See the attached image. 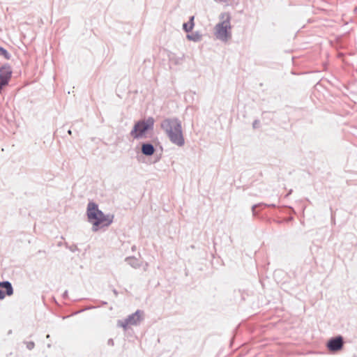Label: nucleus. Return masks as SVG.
Listing matches in <instances>:
<instances>
[{"instance_id":"4468645a","label":"nucleus","mask_w":357,"mask_h":357,"mask_svg":"<svg viewBox=\"0 0 357 357\" xmlns=\"http://www.w3.org/2000/svg\"><path fill=\"white\" fill-rule=\"evenodd\" d=\"M24 343L26 344V348L29 349V350H31L34 348V346H35V344L32 341H30V342H24Z\"/></svg>"},{"instance_id":"6e6552de","label":"nucleus","mask_w":357,"mask_h":357,"mask_svg":"<svg viewBox=\"0 0 357 357\" xmlns=\"http://www.w3.org/2000/svg\"><path fill=\"white\" fill-rule=\"evenodd\" d=\"M142 153L146 156L152 155L155 152V148L151 143H144L142 145Z\"/></svg>"},{"instance_id":"423d86ee","label":"nucleus","mask_w":357,"mask_h":357,"mask_svg":"<svg viewBox=\"0 0 357 357\" xmlns=\"http://www.w3.org/2000/svg\"><path fill=\"white\" fill-rule=\"evenodd\" d=\"M11 75L12 69L10 65L6 64L0 68V91L8 84Z\"/></svg>"},{"instance_id":"a211bd4d","label":"nucleus","mask_w":357,"mask_h":357,"mask_svg":"<svg viewBox=\"0 0 357 357\" xmlns=\"http://www.w3.org/2000/svg\"><path fill=\"white\" fill-rule=\"evenodd\" d=\"M136 250H137V247H136V245H132V246L131 247V250H132V252H135Z\"/></svg>"},{"instance_id":"6ab92c4d","label":"nucleus","mask_w":357,"mask_h":357,"mask_svg":"<svg viewBox=\"0 0 357 357\" xmlns=\"http://www.w3.org/2000/svg\"><path fill=\"white\" fill-rule=\"evenodd\" d=\"M257 206V205H253L252 207V211L253 212V213H255V208Z\"/></svg>"},{"instance_id":"4be33fe9","label":"nucleus","mask_w":357,"mask_h":357,"mask_svg":"<svg viewBox=\"0 0 357 357\" xmlns=\"http://www.w3.org/2000/svg\"><path fill=\"white\" fill-rule=\"evenodd\" d=\"M113 292H114V294L115 295H117V294H118L117 291H116V289H114V290H113Z\"/></svg>"},{"instance_id":"ddd939ff","label":"nucleus","mask_w":357,"mask_h":357,"mask_svg":"<svg viewBox=\"0 0 357 357\" xmlns=\"http://www.w3.org/2000/svg\"><path fill=\"white\" fill-rule=\"evenodd\" d=\"M0 55L4 56V57L6 58V59H9L10 58V54L8 52V51L6 49H4L3 47H1V46H0Z\"/></svg>"},{"instance_id":"39448f33","label":"nucleus","mask_w":357,"mask_h":357,"mask_svg":"<svg viewBox=\"0 0 357 357\" xmlns=\"http://www.w3.org/2000/svg\"><path fill=\"white\" fill-rule=\"evenodd\" d=\"M142 312L137 310L135 313L130 314L124 320H119L118 326L126 329L129 325H137L142 319Z\"/></svg>"},{"instance_id":"aec40b11","label":"nucleus","mask_w":357,"mask_h":357,"mask_svg":"<svg viewBox=\"0 0 357 357\" xmlns=\"http://www.w3.org/2000/svg\"><path fill=\"white\" fill-rule=\"evenodd\" d=\"M148 266H149V264L146 262V263L145 264V266H144V271H146V270H147Z\"/></svg>"},{"instance_id":"f8f14e48","label":"nucleus","mask_w":357,"mask_h":357,"mask_svg":"<svg viewBox=\"0 0 357 357\" xmlns=\"http://www.w3.org/2000/svg\"><path fill=\"white\" fill-rule=\"evenodd\" d=\"M194 17H191L190 19V21L188 22H186V23H184L183 24V30L188 33L190 31H191L194 27Z\"/></svg>"},{"instance_id":"1a4fd4ad","label":"nucleus","mask_w":357,"mask_h":357,"mask_svg":"<svg viewBox=\"0 0 357 357\" xmlns=\"http://www.w3.org/2000/svg\"><path fill=\"white\" fill-rule=\"evenodd\" d=\"M125 261L134 268H138L142 266V263L135 257H128Z\"/></svg>"},{"instance_id":"412c9836","label":"nucleus","mask_w":357,"mask_h":357,"mask_svg":"<svg viewBox=\"0 0 357 357\" xmlns=\"http://www.w3.org/2000/svg\"><path fill=\"white\" fill-rule=\"evenodd\" d=\"M108 343L112 345L114 344L113 340L112 339L109 340Z\"/></svg>"},{"instance_id":"b1692460","label":"nucleus","mask_w":357,"mask_h":357,"mask_svg":"<svg viewBox=\"0 0 357 357\" xmlns=\"http://www.w3.org/2000/svg\"><path fill=\"white\" fill-rule=\"evenodd\" d=\"M68 133L71 134V130H68Z\"/></svg>"},{"instance_id":"f257e3e1","label":"nucleus","mask_w":357,"mask_h":357,"mask_svg":"<svg viewBox=\"0 0 357 357\" xmlns=\"http://www.w3.org/2000/svg\"><path fill=\"white\" fill-rule=\"evenodd\" d=\"M160 127L172 144L179 147L185 144L181 122L178 119L166 118L162 121Z\"/></svg>"},{"instance_id":"5701e85b","label":"nucleus","mask_w":357,"mask_h":357,"mask_svg":"<svg viewBox=\"0 0 357 357\" xmlns=\"http://www.w3.org/2000/svg\"><path fill=\"white\" fill-rule=\"evenodd\" d=\"M67 294H68V291H66L64 292V294H63V297L66 296H67Z\"/></svg>"},{"instance_id":"f3484780","label":"nucleus","mask_w":357,"mask_h":357,"mask_svg":"<svg viewBox=\"0 0 357 357\" xmlns=\"http://www.w3.org/2000/svg\"><path fill=\"white\" fill-rule=\"evenodd\" d=\"M5 293L3 291L0 290V300H3L5 298Z\"/></svg>"},{"instance_id":"20e7f679","label":"nucleus","mask_w":357,"mask_h":357,"mask_svg":"<svg viewBox=\"0 0 357 357\" xmlns=\"http://www.w3.org/2000/svg\"><path fill=\"white\" fill-rule=\"evenodd\" d=\"M231 28L230 17L228 15L226 20L216 24L215 28L216 38L222 41H227L231 38Z\"/></svg>"},{"instance_id":"9b49d317","label":"nucleus","mask_w":357,"mask_h":357,"mask_svg":"<svg viewBox=\"0 0 357 357\" xmlns=\"http://www.w3.org/2000/svg\"><path fill=\"white\" fill-rule=\"evenodd\" d=\"M186 38L193 42H199L202 38V35L199 31L193 32L190 34H188Z\"/></svg>"},{"instance_id":"7ed1b4c3","label":"nucleus","mask_w":357,"mask_h":357,"mask_svg":"<svg viewBox=\"0 0 357 357\" xmlns=\"http://www.w3.org/2000/svg\"><path fill=\"white\" fill-rule=\"evenodd\" d=\"M154 123L155 120L151 116L137 121L130 132V136L136 139L145 137L148 131L153 130Z\"/></svg>"},{"instance_id":"f03ea898","label":"nucleus","mask_w":357,"mask_h":357,"mask_svg":"<svg viewBox=\"0 0 357 357\" xmlns=\"http://www.w3.org/2000/svg\"><path fill=\"white\" fill-rule=\"evenodd\" d=\"M87 218L89 222L92 224V231L96 232L101 227H109L114 220V215L111 214L105 215L98 208L96 203L90 202L87 205L86 210Z\"/></svg>"},{"instance_id":"0eeeda50","label":"nucleus","mask_w":357,"mask_h":357,"mask_svg":"<svg viewBox=\"0 0 357 357\" xmlns=\"http://www.w3.org/2000/svg\"><path fill=\"white\" fill-rule=\"evenodd\" d=\"M343 344V337L339 335L329 340L327 343V347L331 351H337L342 348Z\"/></svg>"},{"instance_id":"9d476101","label":"nucleus","mask_w":357,"mask_h":357,"mask_svg":"<svg viewBox=\"0 0 357 357\" xmlns=\"http://www.w3.org/2000/svg\"><path fill=\"white\" fill-rule=\"evenodd\" d=\"M0 287L6 289V294L8 296H11L13 294V288L11 283L9 281H0Z\"/></svg>"},{"instance_id":"2eb2a0df","label":"nucleus","mask_w":357,"mask_h":357,"mask_svg":"<svg viewBox=\"0 0 357 357\" xmlns=\"http://www.w3.org/2000/svg\"><path fill=\"white\" fill-rule=\"evenodd\" d=\"M260 122L259 120H255L252 123V127L253 128H257L259 127Z\"/></svg>"},{"instance_id":"dca6fc26","label":"nucleus","mask_w":357,"mask_h":357,"mask_svg":"<svg viewBox=\"0 0 357 357\" xmlns=\"http://www.w3.org/2000/svg\"><path fill=\"white\" fill-rule=\"evenodd\" d=\"M68 248H69V250H70L71 252H75L76 250H78V248H77V245H72V246L69 247Z\"/></svg>"}]
</instances>
